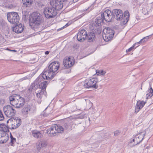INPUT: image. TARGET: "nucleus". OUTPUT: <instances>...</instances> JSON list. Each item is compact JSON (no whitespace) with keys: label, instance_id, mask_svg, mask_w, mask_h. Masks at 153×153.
I'll list each match as a JSON object with an SVG mask.
<instances>
[{"label":"nucleus","instance_id":"7c9ffc66","mask_svg":"<svg viewBox=\"0 0 153 153\" xmlns=\"http://www.w3.org/2000/svg\"><path fill=\"white\" fill-rule=\"evenodd\" d=\"M153 35V33L149 36L145 37L141 39L142 40V41L143 43H146L148 41L149 39H151L152 38Z\"/></svg>","mask_w":153,"mask_h":153},{"label":"nucleus","instance_id":"49530a36","mask_svg":"<svg viewBox=\"0 0 153 153\" xmlns=\"http://www.w3.org/2000/svg\"><path fill=\"white\" fill-rule=\"evenodd\" d=\"M10 138L11 139V143H13V142H15L16 141V139L15 138L13 137L11 135L10 136Z\"/></svg>","mask_w":153,"mask_h":153},{"label":"nucleus","instance_id":"de8ad7c7","mask_svg":"<svg viewBox=\"0 0 153 153\" xmlns=\"http://www.w3.org/2000/svg\"><path fill=\"white\" fill-rule=\"evenodd\" d=\"M28 79V77L27 76H25L22 78L20 79V82H22L24 80L27 79Z\"/></svg>","mask_w":153,"mask_h":153},{"label":"nucleus","instance_id":"0eeeda50","mask_svg":"<svg viewBox=\"0 0 153 153\" xmlns=\"http://www.w3.org/2000/svg\"><path fill=\"white\" fill-rule=\"evenodd\" d=\"M7 18L8 21L11 23L17 24L19 22V16L17 13H8L7 14Z\"/></svg>","mask_w":153,"mask_h":153},{"label":"nucleus","instance_id":"412c9836","mask_svg":"<svg viewBox=\"0 0 153 153\" xmlns=\"http://www.w3.org/2000/svg\"><path fill=\"white\" fill-rule=\"evenodd\" d=\"M55 130L58 133H61L63 131L64 129L62 126L59 124H55L54 125Z\"/></svg>","mask_w":153,"mask_h":153},{"label":"nucleus","instance_id":"774afa93","mask_svg":"<svg viewBox=\"0 0 153 153\" xmlns=\"http://www.w3.org/2000/svg\"><path fill=\"white\" fill-rule=\"evenodd\" d=\"M88 119L89 120V122H90L91 120H90V118L89 117L88 118Z\"/></svg>","mask_w":153,"mask_h":153},{"label":"nucleus","instance_id":"f03ea898","mask_svg":"<svg viewBox=\"0 0 153 153\" xmlns=\"http://www.w3.org/2000/svg\"><path fill=\"white\" fill-rule=\"evenodd\" d=\"M40 75L42 76L43 78L42 77L39 78L37 81L39 83L38 85L39 88L41 89L38 91L37 93H36V94L37 97L41 99L43 95H44L46 97H47V93L46 90L49 82L44 80H47L45 78L46 76H47L46 74H43L42 75V73Z\"/></svg>","mask_w":153,"mask_h":153},{"label":"nucleus","instance_id":"dca6fc26","mask_svg":"<svg viewBox=\"0 0 153 153\" xmlns=\"http://www.w3.org/2000/svg\"><path fill=\"white\" fill-rule=\"evenodd\" d=\"M123 17L121 18V21H122V24L125 25L127 23L129 19L130 14L128 10L123 12Z\"/></svg>","mask_w":153,"mask_h":153},{"label":"nucleus","instance_id":"0e129e2a","mask_svg":"<svg viewBox=\"0 0 153 153\" xmlns=\"http://www.w3.org/2000/svg\"><path fill=\"white\" fill-rule=\"evenodd\" d=\"M68 0H62V1L63 2H66Z\"/></svg>","mask_w":153,"mask_h":153},{"label":"nucleus","instance_id":"bb28decb","mask_svg":"<svg viewBox=\"0 0 153 153\" xmlns=\"http://www.w3.org/2000/svg\"><path fill=\"white\" fill-rule=\"evenodd\" d=\"M0 24L2 29H6L7 34L9 33L8 27L6 22L4 21H2L0 22Z\"/></svg>","mask_w":153,"mask_h":153},{"label":"nucleus","instance_id":"473e14b6","mask_svg":"<svg viewBox=\"0 0 153 153\" xmlns=\"http://www.w3.org/2000/svg\"><path fill=\"white\" fill-rule=\"evenodd\" d=\"M40 145V148L45 147L47 145V143L45 140L41 141L39 143Z\"/></svg>","mask_w":153,"mask_h":153},{"label":"nucleus","instance_id":"8fccbe9b","mask_svg":"<svg viewBox=\"0 0 153 153\" xmlns=\"http://www.w3.org/2000/svg\"><path fill=\"white\" fill-rule=\"evenodd\" d=\"M19 122L18 123L16 124V126H15V125H14V126H13L12 127V128H18L19 126Z\"/></svg>","mask_w":153,"mask_h":153},{"label":"nucleus","instance_id":"4d7b16f0","mask_svg":"<svg viewBox=\"0 0 153 153\" xmlns=\"http://www.w3.org/2000/svg\"><path fill=\"white\" fill-rule=\"evenodd\" d=\"M64 26H63V27L60 28H59V29H58L57 30V31H60V30H61L62 29H63L64 28Z\"/></svg>","mask_w":153,"mask_h":153},{"label":"nucleus","instance_id":"4c0bfd02","mask_svg":"<svg viewBox=\"0 0 153 153\" xmlns=\"http://www.w3.org/2000/svg\"><path fill=\"white\" fill-rule=\"evenodd\" d=\"M0 139L1 138H3L6 136H8V135L7 134L6 132H4L3 131H1V132L0 133Z\"/></svg>","mask_w":153,"mask_h":153},{"label":"nucleus","instance_id":"680f3d73","mask_svg":"<svg viewBox=\"0 0 153 153\" xmlns=\"http://www.w3.org/2000/svg\"><path fill=\"white\" fill-rule=\"evenodd\" d=\"M79 0H73L72 1V2L71 4L72 3H74L77 1Z\"/></svg>","mask_w":153,"mask_h":153},{"label":"nucleus","instance_id":"6ab92c4d","mask_svg":"<svg viewBox=\"0 0 153 153\" xmlns=\"http://www.w3.org/2000/svg\"><path fill=\"white\" fill-rule=\"evenodd\" d=\"M146 103V102H144L143 100H139L138 101L135 106V112L137 113L144 107Z\"/></svg>","mask_w":153,"mask_h":153},{"label":"nucleus","instance_id":"c9c22d12","mask_svg":"<svg viewBox=\"0 0 153 153\" xmlns=\"http://www.w3.org/2000/svg\"><path fill=\"white\" fill-rule=\"evenodd\" d=\"M6 8L9 9H12L14 8L15 6L13 5L12 4H9L5 6Z\"/></svg>","mask_w":153,"mask_h":153},{"label":"nucleus","instance_id":"423d86ee","mask_svg":"<svg viewBox=\"0 0 153 153\" xmlns=\"http://www.w3.org/2000/svg\"><path fill=\"white\" fill-rule=\"evenodd\" d=\"M43 13L47 18L50 19L55 17L57 15V12L54 8V6L51 5L45 9Z\"/></svg>","mask_w":153,"mask_h":153},{"label":"nucleus","instance_id":"f3484780","mask_svg":"<svg viewBox=\"0 0 153 153\" xmlns=\"http://www.w3.org/2000/svg\"><path fill=\"white\" fill-rule=\"evenodd\" d=\"M42 76L40 75L35 80V81L31 84L30 86V87L28 88V91L29 92H32L33 90H36L39 88L38 84L39 83L37 80L39 79V78L41 77L43 78Z\"/></svg>","mask_w":153,"mask_h":153},{"label":"nucleus","instance_id":"052dcab7","mask_svg":"<svg viewBox=\"0 0 153 153\" xmlns=\"http://www.w3.org/2000/svg\"><path fill=\"white\" fill-rule=\"evenodd\" d=\"M85 14H86V13H85V12H83V13H82L80 15L81 16V17H82L84 16Z\"/></svg>","mask_w":153,"mask_h":153},{"label":"nucleus","instance_id":"c03bdc74","mask_svg":"<svg viewBox=\"0 0 153 153\" xmlns=\"http://www.w3.org/2000/svg\"><path fill=\"white\" fill-rule=\"evenodd\" d=\"M143 43L142 41V40L141 39L139 42L135 43L133 45H134V46L135 47L136 45L142 44Z\"/></svg>","mask_w":153,"mask_h":153},{"label":"nucleus","instance_id":"b1692460","mask_svg":"<svg viewBox=\"0 0 153 153\" xmlns=\"http://www.w3.org/2000/svg\"><path fill=\"white\" fill-rule=\"evenodd\" d=\"M22 1L25 7H30L32 4L33 0H22Z\"/></svg>","mask_w":153,"mask_h":153},{"label":"nucleus","instance_id":"5701e85b","mask_svg":"<svg viewBox=\"0 0 153 153\" xmlns=\"http://www.w3.org/2000/svg\"><path fill=\"white\" fill-rule=\"evenodd\" d=\"M62 126L64 127V129L65 130L68 129L70 126V123L69 121L66 119H65L62 122Z\"/></svg>","mask_w":153,"mask_h":153},{"label":"nucleus","instance_id":"f8f14e48","mask_svg":"<svg viewBox=\"0 0 153 153\" xmlns=\"http://www.w3.org/2000/svg\"><path fill=\"white\" fill-rule=\"evenodd\" d=\"M112 13L113 16V20L114 19L118 21H121V18L123 17V11L120 9H114L112 11Z\"/></svg>","mask_w":153,"mask_h":153},{"label":"nucleus","instance_id":"4be33fe9","mask_svg":"<svg viewBox=\"0 0 153 153\" xmlns=\"http://www.w3.org/2000/svg\"><path fill=\"white\" fill-rule=\"evenodd\" d=\"M32 105H29L28 106L25 105L21 111L22 114H28V111L30 110L32 107Z\"/></svg>","mask_w":153,"mask_h":153},{"label":"nucleus","instance_id":"9b49d317","mask_svg":"<svg viewBox=\"0 0 153 153\" xmlns=\"http://www.w3.org/2000/svg\"><path fill=\"white\" fill-rule=\"evenodd\" d=\"M146 134V132L144 131H139L138 133L135 135H133V138L135 139V140L136 141L137 143L135 144H133L132 146H135L139 144L144 139V136Z\"/></svg>","mask_w":153,"mask_h":153},{"label":"nucleus","instance_id":"13d9d810","mask_svg":"<svg viewBox=\"0 0 153 153\" xmlns=\"http://www.w3.org/2000/svg\"><path fill=\"white\" fill-rule=\"evenodd\" d=\"M49 52H50L49 51H46L45 52V55H48V54H49Z\"/></svg>","mask_w":153,"mask_h":153},{"label":"nucleus","instance_id":"72a5a7b5","mask_svg":"<svg viewBox=\"0 0 153 153\" xmlns=\"http://www.w3.org/2000/svg\"><path fill=\"white\" fill-rule=\"evenodd\" d=\"M9 137L6 136L3 138L0 139V143H5L8 140Z\"/></svg>","mask_w":153,"mask_h":153},{"label":"nucleus","instance_id":"c756f323","mask_svg":"<svg viewBox=\"0 0 153 153\" xmlns=\"http://www.w3.org/2000/svg\"><path fill=\"white\" fill-rule=\"evenodd\" d=\"M15 24L16 25L13 27V30L15 33H19V23Z\"/></svg>","mask_w":153,"mask_h":153},{"label":"nucleus","instance_id":"c85d7f7f","mask_svg":"<svg viewBox=\"0 0 153 153\" xmlns=\"http://www.w3.org/2000/svg\"><path fill=\"white\" fill-rule=\"evenodd\" d=\"M27 102V100H26L25 98L20 96V108L23 106Z\"/></svg>","mask_w":153,"mask_h":153},{"label":"nucleus","instance_id":"e2e57ef3","mask_svg":"<svg viewBox=\"0 0 153 153\" xmlns=\"http://www.w3.org/2000/svg\"><path fill=\"white\" fill-rule=\"evenodd\" d=\"M7 50H8L9 51H14V52H16V50H10V49H8V48H7Z\"/></svg>","mask_w":153,"mask_h":153},{"label":"nucleus","instance_id":"ddd939ff","mask_svg":"<svg viewBox=\"0 0 153 153\" xmlns=\"http://www.w3.org/2000/svg\"><path fill=\"white\" fill-rule=\"evenodd\" d=\"M86 40L90 43L94 42L96 39V35L94 31L92 30L89 31L88 30Z\"/></svg>","mask_w":153,"mask_h":153},{"label":"nucleus","instance_id":"a18cd8bd","mask_svg":"<svg viewBox=\"0 0 153 153\" xmlns=\"http://www.w3.org/2000/svg\"><path fill=\"white\" fill-rule=\"evenodd\" d=\"M22 19L25 22L27 21V18L25 15H23Z\"/></svg>","mask_w":153,"mask_h":153},{"label":"nucleus","instance_id":"6e6552de","mask_svg":"<svg viewBox=\"0 0 153 153\" xmlns=\"http://www.w3.org/2000/svg\"><path fill=\"white\" fill-rule=\"evenodd\" d=\"M3 111L6 116L9 118L14 116L16 113V111L13 108L9 105L4 106Z\"/></svg>","mask_w":153,"mask_h":153},{"label":"nucleus","instance_id":"09e8293b","mask_svg":"<svg viewBox=\"0 0 153 153\" xmlns=\"http://www.w3.org/2000/svg\"><path fill=\"white\" fill-rule=\"evenodd\" d=\"M71 23L70 21L68 22L64 26L65 28L67 27L68 26L70 25Z\"/></svg>","mask_w":153,"mask_h":153},{"label":"nucleus","instance_id":"69168bd1","mask_svg":"<svg viewBox=\"0 0 153 153\" xmlns=\"http://www.w3.org/2000/svg\"><path fill=\"white\" fill-rule=\"evenodd\" d=\"M35 74V73L34 72H33L32 74H31V76H33Z\"/></svg>","mask_w":153,"mask_h":153},{"label":"nucleus","instance_id":"a211bd4d","mask_svg":"<svg viewBox=\"0 0 153 153\" xmlns=\"http://www.w3.org/2000/svg\"><path fill=\"white\" fill-rule=\"evenodd\" d=\"M74 63L72 62L71 61V59L70 57H66L65 59H64L63 61V63L65 68H68L71 67L73 65Z\"/></svg>","mask_w":153,"mask_h":153},{"label":"nucleus","instance_id":"7ed1b4c3","mask_svg":"<svg viewBox=\"0 0 153 153\" xmlns=\"http://www.w3.org/2000/svg\"><path fill=\"white\" fill-rule=\"evenodd\" d=\"M42 16L39 13L34 12L30 16L29 25L33 29L37 28L42 22Z\"/></svg>","mask_w":153,"mask_h":153},{"label":"nucleus","instance_id":"2f4dec72","mask_svg":"<svg viewBox=\"0 0 153 153\" xmlns=\"http://www.w3.org/2000/svg\"><path fill=\"white\" fill-rule=\"evenodd\" d=\"M96 74H97V75H104L106 72L103 71V70H96Z\"/></svg>","mask_w":153,"mask_h":153},{"label":"nucleus","instance_id":"a878e982","mask_svg":"<svg viewBox=\"0 0 153 153\" xmlns=\"http://www.w3.org/2000/svg\"><path fill=\"white\" fill-rule=\"evenodd\" d=\"M150 87L149 90L147 92L148 93L146 95V99L150 98L153 95V89L151 87V85H150Z\"/></svg>","mask_w":153,"mask_h":153},{"label":"nucleus","instance_id":"bf43d9fd","mask_svg":"<svg viewBox=\"0 0 153 153\" xmlns=\"http://www.w3.org/2000/svg\"><path fill=\"white\" fill-rule=\"evenodd\" d=\"M135 140H136L135 139H134V138H133V139H132V140H131L129 142V143H131L132 142H134Z\"/></svg>","mask_w":153,"mask_h":153},{"label":"nucleus","instance_id":"a19ab883","mask_svg":"<svg viewBox=\"0 0 153 153\" xmlns=\"http://www.w3.org/2000/svg\"><path fill=\"white\" fill-rule=\"evenodd\" d=\"M4 119V117L1 111L0 110V121H2Z\"/></svg>","mask_w":153,"mask_h":153},{"label":"nucleus","instance_id":"79ce46f5","mask_svg":"<svg viewBox=\"0 0 153 153\" xmlns=\"http://www.w3.org/2000/svg\"><path fill=\"white\" fill-rule=\"evenodd\" d=\"M21 28H22V30H20V33H22L24 29V26H22V25L21 23H20V29Z\"/></svg>","mask_w":153,"mask_h":153},{"label":"nucleus","instance_id":"2eb2a0df","mask_svg":"<svg viewBox=\"0 0 153 153\" xmlns=\"http://www.w3.org/2000/svg\"><path fill=\"white\" fill-rule=\"evenodd\" d=\"M105 19L103 18L102 14L97 16L95 19L94 26L95 27H101L102 25L105 23L104 21Z\"/></svg>","mask_w":153,"mask_h":153},{"label":"nucleus","instance_id":"e433bc0d","mask_svg":"<svg viewBox=\"0 0 153 153\" xmlns=\"http://www.w3.org/2000/svg\"><path fill=\"white\" fill-rule=\"evenodd\" d=\"M10 104L13 106H14L15 107L17 108H19V107L17 105L18 103H17V101L16 100L12 101V102H10Z\"/></svg>","mask_w":153,"mask_h":153},{"label":"nucleus","instance_id":"6e6d98bb","mask_svg":"<svg viewBox=\"0 0 153 153\" xmlns=\"http://www.w3.org/2000/svg\"><path fill=\"white\" fill-rule=\"evenodd\" d=\"M81 16L80 15L78 16L77 17H76V20H78L80 18H81Z\"/></svg>","mask_w":153,"mask_h":153},{"label":"nucleus","instance_id":"4468645a","mask_svg":"<svg viewBox=\"0 0 153 153\" xmlns=\"http://www.w3.org/2000/svg\"><path fill=\"white\" fill-rule=\"evenodd\" d=\"M51 5L53 6L54 8L56 10H59L63 7V3L61 0H56V1L50 2Z\"/></svg>","mask_w":153,"mask_h":153},{"label":"nucleus","instance_id":"39448f33","mask_svg":"<svg viewBox=\"0 0 153 153\" xmlns=\"http://www.w3.org/2000/svg\"><path fill=\"white\" fill-rule=\"evenodd\" d=\"M102 33L105 35V37L102 36L103 39L105 41L108 42L113 38L115 32L113 29L108 27H105L103 29Z\"/></svg>","mask_w":153,"mask_h":153},{"label":"nucleus","instance_id":"864d4df0","mask_svg":"<svg viewBox=\"0 0 153 153\" xmlns=\"http://www.w3.org/2000/svg\"><path fill=\"white\" fill-rule=\"evenodd\" d=\"M41 148H40V145L39 144L37 146V149L38 151L40 150Z\"/></svg>","mask_w":153,"mask_h":153},{"label":"nucleus","instance_id":"5fc2aeb1","mask_svg":"<svg viewBox=\"0 0 153 153\" xmlns=\"http://www.w3.org/2000/svg\"><path fill=\"white\" fill-rule=\"evenodd\" d=\"M28 37H29L28 36L26 37L25 36V37L23 38V39H20V40H21V41H22L23 40L25 39H27V38H28Z\"/></svg>","mask_w":153,"mask_h":153},{"label":"nucleus","instance_id":"20e7f679","mask_svg":"<svg viewBox=\"0 0 153 153\" xmlns=\"http://www.w3.org/2000/svg\"><path fill=\"white\" fill-rule=\"evenodd\" d=\"M98 80L97 78L93 77L91 79H87L84 81V86L85 88H92L94 89L98 88Z\"/></svg>","mask_w":153,"mask_h":153},{"label":"nucleus","instance_id":"cd10ccee","mask_svg":"<svg viewBox=\"0 0 153 153\" xmlns=\"http://www.w3.org/2000/svg\"><path fill=\"white\" fill-rule=\"evenodd\" d=\"M94 2L87 9L84 10H81V11L82 13L85 12V13H86V14L88 13L94 8Z\"/></svg>","mask_w":153,"mask_h":153},{"label":"nucleus","instance_id":"393cba45","mask_svg":"<svg viewBox=\"0 0 153 153\" xmlns=\"http://www.w3.org/2000/svg\"><path fill=\"white\" fill-rule=\"evenodd\" d=\"M33 136L37 138H41L42 135L40 131L36 130H34L32 131Z\"/></svg>","mask_w":153,"mask_h":153},{"label":"nucleus","instance_id":"603ef678","mask_svg":"<svg viewBox=\"0 0 153 153\" xmlns=\"http://www.w3.org/2000/svg\"><path fill=\"white\" fill-rule=\"evenodd\" d=\"M85 114H84V115L81 114L80 116V118H81V119L83 118L84 117H85Z\"/></svg>","mask_w":153,"mask_h":153},{"label":"nucleus","instance_id":"3c124183","mask_svg":"<svg viewBox=\"0 0 153 153\" xmlns=\"http://www.w3.org/2000/svg\"><path fill=\"white\" fill-rule=\"evenodd\" d=\"M47 108L45 109V111H43V114H42V115L44 117H46L48 116V114L46 113H45V110L47 109Z\"/></svg>","mask_w":153,"mask_h":153},{"label":"nucleus","instance_id":"ea45409f","mask_svg":"<svg viewBox=\"0 0 153 153\" xmlns=\"http://www.w3.org/2000/svg\"><path fill=\"white\" fill-rule=\"evenodd\" d=\"M121 132V131L119 130H116L114 132V136L115 137L119 135Z\"/></svg>","mask_w":153,"mask_h":153},{"label":"nucleus","instance_id":"9d476101","mask_svg":"<svg viewBox=\"0 0 153 153\" xmlns=\"http://www.w3.org/2000/svg\"><path fill=\"white\" fill-rule=\"evenodd\" d=\"M111 10L107 9L103 12H101L102 16L105 19V21L106 22H111L113 21V16Z\"/></svg>","mask_w":153,"mask_h":153},{"label":"nucleus","instance_id":"58836bf2","mask_svg":"<svg viewBox=\"0 0 153 153\" xmlns=\"http://www.w3.org/2000/svg\"><path fill=\"white\" fill-rule=\"evenodd\" d=\"M138 46H137L135 48H134V45H133L130 48H128V49H127L126 50V52L127 53L129 52H130L131 51H132L133 49H135L136 48H137V47H138Z\"/></svg>","mask_w":153,"mask_h":153},{"label":"nucleus","instance_id":"f257e3e1","mask_svg":"<svg viewBox=\"0 0 153 153\" xmlns=\"http://www.w3.org/2000/svg\"><path fill=\"white\" fill-rule=\"evenodd\" d=\"M60 63L58 61L52 62L46 67L42 72L43 74H46L45 78L47 80L51 81L56 76L57 73L56 72L60 68Z\"/></svg>","mask_w":153,"mask_h":153},{"label":"nucleus","instance_id":"37998d69","mask_svg":"<svg viewBox=\"0 0 153 153\" xmlns=\"http://www.w3.org/2000/svg\"><path fill=\"white\" fill-rule=\"evenodd\" d=\"M9 99L10 101V102H12V101L15 100L14 97L13 96H10L9 97Z\"/></svg>","mask_w":153,"mask_h":153},{"label":"nucleus","instance_id":"1a4fd4ad","mask_svg":"<svg viewBox=\"0 0 153 153\" xmlns=\"http://www.w3.org/2000/svg\"><path fill=\"white\" fill-rule=\"evenodd\" d=\"M88 30L87 29L80 28L77 34V39L78 41L83 42L86 40Z\"/></svg>","mask_w":153,"mask_h":153},{"label":"nucleus","instance_id":"f704fd0d","mask_svg":"<svg viewBox=\"0 0 153 153\" xmlns=\"http://www.w3.org/2000/svg\"><path fill=\"white\" fill-rule=\"evenodd\" d=\"M94 31L96 36L97 34L99 35L102 32V28L100 27L97 28L95 31V30Z\"/></svg>","mask_w":153,"mask_h":153},{"label":"nucleus","instance_id":"338daca9","mask_svg":"<svg viewBox=\"0 0 153 153\" xmlns=\"http://www.w3.org/2000/svg\"><path fill=\"white\" fill-rule=\"evenodd\" d=\"M21 120L20 119V125H21Z\"/></svg>","mask_w":153,"mask_h":153},{"label":"nucleus","instance_id":"aec40b11","mask_svg":"<svg viewBox=\"0 0 153 153\" xmlns=\"http://www.w3.org/2000/svg\"><path fill=\"white\" fill-rule=\"evenodd\" d=\"M54 126L48 128L46 130V133L49 137H53L56 135V131L55 130Z\"/></svg>","mask_w":153,"mask_h":153}]
</instances>
